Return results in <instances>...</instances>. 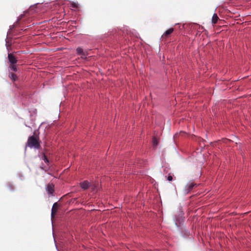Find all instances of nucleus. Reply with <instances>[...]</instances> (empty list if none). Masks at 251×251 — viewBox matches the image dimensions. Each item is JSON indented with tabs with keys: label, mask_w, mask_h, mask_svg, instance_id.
<instances>
[{
	"label": "nucleus",
	"mask_w": 251,
	"mask_h": 251,
	"mask_svg": "<svg viewBox=\"0 0 251 251\" xmlns=\"http://www.w3.org/2000/svg\"><path fill=\"white\" fill-rule=\"evenodd\" d=\"M26 145L30 148H35L36 149H38L40 147V145L38 141V138H37L34 135L28 137Z\"/></svg>",
	"instance_id": "1"
},
{
	"label": "nucleus",
	"mask_w": 251,
	"mask_h": 251,
	"mask_svg": "<svg viewBox=\"0 0 251 251\" xmlns=\"http://www.w3.org/2000/svg\"><path fill=\"white\" fill-rule=\"evenodd\" d=\"M46 190L48 195H52L54 191V185L51 183H49L46 187Z\"/></svg>",
	"instance_id": "2"
},
{
	"label": "nucleus",
	"mask_w": 251,
	"mask_h": 251,
	"mask_svg": "<svg viewBox=\"0 0 251 251\" xmlns=\"http://www.w3.org/2000/svg\"><path fill=\"white\" fill-rule=\"evenodd\" d=\"M8 58L10 64H17V60L14 56L13 53H10L8 54Z\"/></svg>",
	"instance_id": "3"
},
{
	"label": "nucleus",
	"mask_w": 251,
	"mask_h": 251,
	"mask_svg": "<svg viewBox=\"0 0 251 251\" xmlns=\"http://www.w3.org/2000/svg\"><path fill=\"white\" fill-rule=\"evenodd\" d=\"M80 186L83 190H86L90 186V183L87 180H84L80 183Z\"/></svg>",
	"instance_id": "4"
},
{
	"label": "nucleus",
	"mask_w": 251,
	"mask_h": 251,
	"mask_svg": "<svg viewBox=\"0 0 251 251\" xmlns=\"http://www.w3.org/2000/svg\"><path fill=\"white\" fill-rule=\"evenodd\" d=\"M76 53L77 54L81 55V57L83 59L86 58L87 54L83 52L81 48L78 47L76 49Z\"/></svg>",
	"instance_id": "5"
},
{
	"label": "nucleus",
	"mask_w": 251,
	"mask_h": 251,
	"mask_svg": "<svg viewBox=\"0 0 251 251\" xmlns=\"http://www.w3.org/2000/svg\"><path fill=\"white\" fill-rule=\"evenodd\" d=\"M196 185V184L194 182H189L186 186L185 189L187 193L191 191L193 187Z\"/></svg>",
	"instance_id": "6"
},
{
	"label": "nucleus",
	"mask_w": 251,
	"mask_h": 251,
	"mask_svg": "<svg viewBox=\"0 0 251 251\" xmlns=\"http://www.w3.org/2000/svg\"><path fill=\"white\" fill-rule=\"evenodd\" d=\"M173 31H174L173 28H170L168 29L163 34V35L162 36V38H164L165 36H167L171 34V33H173Z\"/></svg>",
	"instance_id": "7"
},
{
	"label": "nucleus",
	"mask_w": 251,
	"mask_h": 251,
	"mask_svg": "<svg viewBox=\"0 0 251 251\" xmlns=\"http://www.w3.org/2000/svg\"><path fill=\"white\" fill-rule=\"evenodd\" d=\"M219 20V17L217 14L214 13L212 18V23L213 24H215L217 23Z\"/></svg>",
	"instance_id": "8"
},
{
	"label": "nucleus",
	"mask_w": 251,
	"mask_h": 251,
	"mask_svg": "<svg viewBox=\"0 0 251 251\" xmlns=\"http://www.w3.org/2000/svg\"><path fill=\"white\" fill-rule=\"evenodd\" d=\"M57 210V203H54L51 208V217H53L55 214Z\"/></svg>",
	"instance_id": "9"
},
{
	"label": "nucleus",
	"mask_w": 251,
	"mask_h": 251,
	"mask_svg": "<svg viewBox=\"0 0 251 251\" xmlns=\"http://www.w3.org/2000/svg\"><path fill=\"white\" fill-rule=\"evenodd\" d=\"M9 76L14 81L17 79V76L15 74L9 73Z\"/></svg>",
	"instance_id": "10"
},
{
	"label": "nucleus",
	"mask_w": 251,
	"mask_h": 251,
	"mask_svg": "<svg viewBox=\"0 0 251 251\" xmlns=\"http://www.w3.org/2000/svg\"><path fill=\"white\" fill-rule=\"evenodd\" d=\"M9 68L14 72H16L17 71V66L16 64H10Z\"/></svg>",
	"instance_id": "11"
},
{
	"label": "nucleus",
	"mask_w": 251,
	"mask_h": 251,
	"mask_svg": "<svg viewBox=\"0 0 251 251\" xmlns=\"http://www.w3.org/2000/svg\"><path fill=\"white\" fill-rule=\"evenodd\" d=\"M70 6L73 8H77L78 7V4L77 2H72L70 3Z\"/></svg>",
	"instance_id": "12"
},
{
	"label": "nucleus",
	"mask_w": 251,
	"mask_h": 251,
	"mask_svg": "<svg viewBox=\"0 0 251 251\" xmlns=\"http://www.w3.org/2000/svg\"><path fill=\"white\" fill-rule=\"evenodd\" d=\"M42 159L44 160V161L47 164L48 166H49V160L48 159L47 157L45 154H43V156L42 157Z\"/></svg>",
	"instance_id": "13"
},
{
	"label": "nucleus",
	"mask_w": 251,
	"mask_h": 251,
	"mask_svg": "<svg viewBox=\"0 0 251 251\" xmlns=\"http://www.w3.org/2000/svg\"><path fill=\"white\" fill-rule=\"evenodd\" d=\"M152 144L154 147H156L157 146L158 143L155 138L153 139Z\"/></svg>",
	"instance_id": "14"
},
{
	"label": "nucleus",
	"mask_w": 251,
	"mask_h": 251,
	"mask_svg": "<svg viewBox=\"0 0 251 251\" xmlns=\"http://www.w3.org/2000/svg\"><path fill=\"white\" fill-rule=\"evenodd\" d=\"M167 180L171 181L173 180V177L171 176H168L167 177Z\"/></svg>",
	"instance_id": "15"
},
{
	"label": "nucleus",
	"mask_w": 251,
	"mask_h": 251,
	"mask_svg": "<svg viewBox=\"0 0 251 251\" xmlns=\"http://www.w3.org/2000/svg\"><path fill=\"white\" fill-rule=\"evenodd\" d=\"M22 17V15H21V17L20 18H18V19L17 21V22H18L20 20V19Z\"/></svg>",
	"instance_id": "16"
},
{
	"label": "nucleus",
	"mask_w": 251,
	"mask_h": 251,
	"mask_svg": "<svg viewBox=\"0 0 251 251\" xmlns=\"http://www.w3.org/2000/svg\"><path fill=\"white\" fill-rule=\"evenodd\" d=\"M41 168L43 169V170H46V169L45 168H44L43 167H41Z\"/></svg>",
	"instance_id": "17"
}]
</instances>
